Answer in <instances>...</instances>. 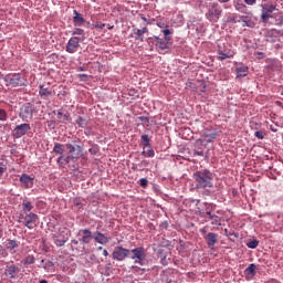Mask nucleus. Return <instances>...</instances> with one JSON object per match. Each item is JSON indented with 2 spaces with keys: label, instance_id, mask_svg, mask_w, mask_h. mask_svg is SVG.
<instances>
[{
  "label": "nucleus",
  "instance_id": "nucleus-1",
  "mask_svg": "<svg viewBox=\"0 0 283 283\" xmlns=\"http://www.w3.org/2000/svg\"><path fill=\"white\" fill-rule=\"evenodd\" d=\"M213 174L209 169L197 170L192 174L195 189H213Z\"/></svg>",
  "mask_w": 283,
  "mask_h": 283
},
{
  "label": "nucleus",
  "instance_id": "nucleus-2",
  "mask_svg": "<svg viewBox=\"0 0 283 283\" xmlns=\"http://www.w3.org/2000/svg\"><path fill=\"white\" fill-rule=\"evenodd\" d=\"M36 220H39V214L34 212L20 213L18 218V222L27 227V229H34L36 227Z\"/></svg>",
  "mask_w": 283,
  "mask_h": 283
},
{
  "label": "nucleus",
  "instance_id": "nucleus-3",
  "mask_svg": "<svg viewBox=\"0 0 283 283\" xmlns=\"http://www.w3.org/2000/svg\"><path fill=\"white\" fill-rule=\"evenodd\" d=\"M222 15V8L217 2H211L208 6V12H206V18L208 21H213L218 23L220 17Z\"/></svg>",
  "mask_w": 283,
  "mask_h": 283
},
{
  "label": "nucleus",
  "instance_id": "nucleus-4",
  "mask_svg": "<svg viewBox=\"0 0 283 283\" xmlns=\"http://www.w3.org/2000/svg\"><path fill=\"white\" fill-rule=\"evenodd\" d=\"M153 45H155L156 51L159 52V54H166L167 50H169V41H171V38H159L154 35L153 38Z\"/></svg>",
  "mask_w": 283,
  "mask_h": 283
},
{
  "label": "nucleus",
  "instance_id": "nucleus-5",
  "mask_svg": "<svg viewBox=\"0 0 283 283\" xmlns=\"http://www.w3.org/2000/svg\"><path fill=\"white\" fill-rule=\"evenodd\" d=\"M4 81L9 83V85H12V87H24L28 84V80L19 73L8 74Z\"/></svg>",
  "mask_w": 283,
  "mask_h": 283
},
{
  "label": "nucleus",
  "instance_id": "nucleus-6",
  "mask_svg": "<svg viewBox=\"0 0 283 283\" xmlns=\"http://www.w3.org/2000/svg\"><path fill=\"white\" fill-rule=\"evenodd\" d=\"M217 53L219 61H227V59H233L235 56V51L231 49V45L226 44H219Z\"/></svg>",
  "mask_w": 283,
  "mask_h": 283
},
{
  "label": "nucleus",
  "instance_id": "nucleus-7",
  "mask_svg": "<svg viewBox=\"0 0 283 283\" xmlns=\"http://www.w3.org/2000/svg\"><path fill=\"white\" fill-rule=\"evenodd\" d=\"M34 113H36V108L33 106V104L27 103L22 105L19 116L22 118V120H32Z\"/></svg>",
  "mask_w": 283,
  "mask_h": 283
},
{
  "label": "nucleus",
  "instance_id": "nucleus-8",
  "mask_svg": "<svg viewBox=\"0 0 283 283\" xmlns=\"http://www.w3.org/2000/svg\"><path fill=\"white\" fill-rule=\"evenodd\" d=\"M65 149L69 151V160H76L83 156V147L80 145L74 146L72 144H65Z\"/></svg>",
  "mask_w": 283,
  "mask_h": 283
},
{
  "label": "nucleus",
  "instance_id": "nucleus-9",
  "mask_svg": "<svg viewBox=\"0 0 283 283\" xmlns=\"http://www.w3.org/2000/svg\"><path fill=\"white\" fill-rule=\"evenodd\" d=\"M129 253H130L129 249H125V248L118 245V247L114 248L112 258H113V260H116L117 262H123V260H125V258H129Z\"/></svg>",
  "mask_w": 283,
  "mask_h": 283
},
{
  "label": "nucleus",
  "instance_id": "nucleus-10",
  "mask_svg": "<svg viewBox=\"0 0 283 283\" xmlns=\"http://www.w3.org/2000/svg\"><path fill=\"white\" fill-rule=\"evenodd\" d=\"M78 48H81V40L77 36H73L69 40L65 50L69 54H74L78 52Z\"/></svg>",
  "mask_w": 283,
  "mask_h": 283
},
{
  "label": "nucleus",
  "instance_id": "nucleus-11",
  "mask_svg": "<svg viewBox=\"0 0 283 283\" xmlns=\"http://www.w3.org/2000/svg\"><path fill=\"white\" fill-rule=\"evenodd\" d=\"M130 253L134 254L132 260H135V264H143V261L147 258V254H145V248L133 249L130 250Z\"/></svg>",
  "mask_w": 283,
  "mask_h": 283
},
{
  "label": "nucleus",
  "instance_id": "nucleus-12",
  "mask_svg": "<svg viewBox=\"0 0 283 283\" xmlns=\"http://www.w3.org/2000/svg\"><path fill=\"white\" fill-rule=\"evenodd\" d=\"M202 137V143H213L218 138V130L216 128H205Z\"/></svg>",
  "mask_w": 283,
  "mask_h": 283
},
{
  "label": "nucleus",
  "instance_id": "nucleus-13",
  "mask_svg": "<svg viewBox=\"0 0 283 283\" xmlns=\"http://www.w3.org/2000/svg\"><path fill=\"white\" fill-rule=\"evenodd\" d=\"M30 124H20L13 129V136L15 138H21V136H25L30 132Z\"/></svg>",
  "mask_w": 283,
  "mask_h": 283
},
{
  "label": "nucleus",
  "instance_id": "nucleus-14",
  "mask_svg": "<svg viewBox=\"0 0 283 283\" xmlns=\"http://www.w3.org/2000/svg\"><path fill=\"white\" fill-rule=\"evenodd\" d=\"M275 11V7H263L262 13H261V21L263 23H269V19H273V12Z\"/></svg>",
  "mask_w": 283,
  "mask_h": 283
},
{
  "label": "nucleus",
  "instance_id": "nucleus-15",
  "mask_svg": "<svg viewBox=\"0 0 283 283\" xmlns=\"http://www.w3.org/2000/svg\"><path fill=\"white\" fill-rule=\"evenodd\" d=\"M78 235H81L80 242L82 244H90V242L94 240V235L92 234V231L87 229L80 230Z\"/></svg>",
  "mask_w": 283,
  "mask_h": 283
},
{
  "label": "nucleus",
  "instance_id": "nucleus-16",
  "mask_svg": "<svg viewBox=\"0 0 283 283\" xmlns=\"http://www.w3.org/2000/svg\"><path fill=\"white\" fill-rule=\"evenodd\" d=\"M149 32V29L147 27H144L143 29H136L133 33V39L135 41H139V43H143L145 41V34Z\"/></svg>",
  "mask_w": 283,
  "mask_h": 283
},
{
  "label": "nucleus",
  "instance_id": "nucleus-17",
  "mask_svg": "<svg viewBox=\"0 0 283 283\" xmlns=\"http://www.w3.org/2000/svg\"><path fill=\"white\" fill-rule=\"evenodd\" d=\"M206 243L208 244L209 249H213L216 244H218V233L209 232L205 237Z\"/></svg>",
  "mask_w": 283,
  "mask_h": 283
},
{
  "label": "nucleus",
  "instance_id": "nucleus-18",
  "mask_svg": "<svg viewBox=\"0 0 283 283\" xmlns=\"http://www.w3.org/2000/svg\"><path fill=\"white\" fill-rule=\"evenodd\" d=\"M20 182L23 185L24 189H32V187H34V178L30 177L28 174H23L20 177Z\"/></svg>",
  "mask_w": 283,
  "mask_h": 283
},
{
  "label": "nucleus",
  "instance_id": "nucleus-19",
  "mask_svg": "<svg viewBox=\"0 0 283 283\" xmlns=\"http://www.w3.org/2000/svg\"><path fill=\"white\" fill-rule=\"evenodd\" d=\"M53 242L56 247H64L65 242H67V237L63 232H57L53 234Z\"/></svg>",
  "mask_w": 283,
  "mask_h": 283
},
{
  "label": "nucleus",
  "instance_id": "nucleus-20",
  "mask_svg": "<svg viewBox=\"0 0 283 283\" xmlns=\"http://www.w3.org/2000/svg\"><path fill=\"white\" fill-rule=\"evenodd\" d=\"M258 271V265L254 263H251L245 270H244V275L247 280H253L256 275Z\"/></svg>",
  "mask_w": 283,
  "mask_h": 283
},
{
  "label": "nucleus",
  "instance_id": "nucleus-21",
  "mask_svg": "<svg viewBox=\"0 0 283 283\" xmlns=\"http://www.w3.org/2000/svg\"><path fill=\"white\" fill-rule=\"evenodd\" d=\"M93 240H95L97 244H107V242H109V238H107L105 234H103L99 231L94 232Z\"/></svg>",
  "mask_w": 283,
  "mask_h": 283
},
{
  "label": "nucleus",
  "instance_id": "nucleus-22",
  "mask_svg": "<svg viewBox=\"0 0 283 283\" xmlns=\"http://www.w3.org/2000/svg\"><path fill=\"white\" fill-rule=\"evenodd\" d=\"M53 153L60 155V157L57 158V163H61V160H63V154L65 153V146L61 143H55L53 147Z\"/></svg>",
  "mask_w": 283,
  "mask_h": 283
},
{
  "label": "nucleus",
  "instance_id": "nucleus-23",
  "mask_svg": "<svg viewBox=\"0 0 283 283\" xmlns=\"http://www.w3.org/2000/svg\"><path fill=\"white\" fill-rule=\"evenodd\" d=\"M249 74V67L244 64L237 66V78H244Z\"/></svg>",
  "mask_w": 283,
  "mask_h": 283
},
{
  "label": "nucleus",
  "instance_id": "nucleus-24",
  "mask_svg": "<svg viewBox=\"0 0 283 283\" xmlns=\"http://www.w3.org/2000/svg\"><path fill=\"white\" fill-rule=\"evenodd\" d=\"M73 23L76 27H81L83 25V23H85V18H83V15H81V13H78V11L74 10L73 11Z\"/></svg>",
  "mask_w": 283,
  "mask_h": 283
},
{
  "label": "nucleus",
  "instance_id": "nucleus-25",
  "mask_svg": "<svg viewBox=\"0 0 283 283\" xmlns=\"http://www.w3.org/2000/svg\"><path fill=\"white\" fill-rule=\"evenodd\" d=\"M4 275H7V277H10L11 280L14 279L17 275V266H14V264L7 265L4 270Z\"/></svg>",
  "mask_w": 283,
  "mask_h": 283
},
{
  "label": "nucleus",
  "instance_id": "nucleus-26",
  "mask_svg": "<svg viewBox=\"0 0 283 283\" xmlns=\"http://www.w3.org/2000/svg\"><path fill=\"white\" fill-rule=\"evenodd\" d=\"M211 224H214L216 227H221L222 226V219L218 217L217 214L211 216Z\"/></svg>",
  "mask_w": 283,
  "mask_h": 283
},
{
  "label": "nucleus",
  "instance_id": "nucleus-27",
  "mask_svg": "<svg viewBox=\"0 0 283 283\" xmlns=\"http://www.w3.org/2000/svg\"><path fill=\"white\" fill-rule=\"evenodd\" d=\"M39 95L40 96H52V91L43 87V85H40Z\"/></svg>",
  "mask_w": 283,
  "mask_h": 283
},
{
  "label": "nucleus",
  "instance_id": "nucleus-28",
  "mask_svg": "<svg viewBox=\"0 0 283 283\" xmlns=\"http://www.w3.org/2000/svg\"><path fill=\"white\" fill-rule=\"evenodd\" d=\"M32 209H34V206H32V202L30 201H23L22 202V211H32Z\"/></svg>",
  "mask_w": 283,
  "mask_h": 283
},
{
  "label": "nucleus",
  "instance_id": "nucleus-29",
  "mask_svg": "<svg viewBox=\"0 0 283 283\" xmlns=\"http://www.w3.org/2000/svg\"><path fill=\"white\" fill-rule=\"evenodd\" d=\"M143 156H146V158H154V156H156V153L151 148H146L143 150Z\"/></svg>",
  "mask_w": 283,
  "mask_h": 283
},
{
  "label": "nucleus",
  "instance_id": "nucleus-30",
  "mask_svg": "<svg viewBox=\"0 0 283 283\" xmlns=\"http://www.w3.org/2000/svg\"><path fill=\"white\" fill-rule=\"evenodd\" d=\"M76 125H78V127H82V129H85V127H87V119L78 117L76 119Z\"/></svg>",
  "mask_w": 283,
  "mask_h": 283
},
{
  "label": "nucleus",
  "instance_id": "nucleus-31",
  "mask_svg": "<svg viewBox=\"0 0 283 283\" xmlns=\"http://www.w3.org/2000/svg\"><path fill=\"white\" fill-rule=\"evenodd\" d=\"M8 171V164L0 161V179L3 178V174Z\"/></svg>",
  "mask_w": 283,
  "mask_h": 283
},
{
  "label": "nucleus",
  "instance_id": "nucleus-32",
  "mask_svg": "<svg viewBox=\"0 0 283 283\" xmlns=\"http://www.w3.org/2000/svg\"><path fill=\"white\" fill-rule=\"evenodd\" d=\"M57 118L59 120H63V122H70V114H63V112L59 111L57 112Z\"/></svg>",
  "mask_w": 283,
  "mask_h": 283
},
{
  "label": "nucleus",
  "instance_id": "nucleus-33",
  "mask_svg": "<svg viewBox=\"0 0 283 283\" xmlns=\"http://www.w3.org/2000/svg\"><path fill=\"white\" fill-rule=\"evenodd\" d=\"M234 8H235V10H238V12L247 11V6L244 3L237 2V3H234Z\"/></svg>",
  "mask_w": 283,
  "mask_h": 283
},
{
  "label": "nucleus",
  "instance_id": "nucleus-34",
  "mask_svg": "<svg viewBox=\"0 0 283 283\" xmlns=\"http://www.w3.org/2000/svg\"><path fill=\"white\" fill-rule=\"evenodd\" d=\"M34 262H35L34 255H28V256L23 260L24 266H27L28 264H34Z\"/></svg>",
  "mask_w": 283,
  "mask_h": 283
},
{
  "label": "nucleus",
  "instance_id": "nucleus-35",
  "mask_svg": "<svg viewBox=\"0 0 283 283\" xmlns=\"http://www.w3.org/2000/svg\"><path fill=\"white\" fill-rule=\"evenodd\" d=\"M142 140L144 143V149H147L149 147V135H142Z\"/></svg>",
  "mask_w": 283,
  "mask_h": 283
},
{
  "label": "nucleus",
  "instance_id": "nucleus-36",
  "mask_svg": "<svg viewBox=\"0 0 283 283\" xmlns=\"http://www.w3.org/2000/svg\"><path fill=\"white\" fill-rule=\"evenodd\" d=\"M0 120L6 122L8 120V112L6 109L0 108Z\"/></svg>",
  "mask_w": 283,
  "mask_h": 283
},
{
  "label": "nucleus",
  "instance_id": "nucleus-37",
  "mask_svg": "<svg viewBox=\"0 0 283 283\" xmlns=\"http://www.w3.org/2000/svg\"><path fill=\"white\" fill-rule=\"evenodd\" d=\"M258 244H260L258 242V240H252V241L247 243V247H248V249H258Z\"/></svg>",
  "mask_w": 283,
  "mask_h": 283
},
{
  "label": "nucleus",
  "instance_id": "nucleus-38",
  "mask_svg": "<svg viewBox=\"0 0 283 283\" xmlns=\"http://www.w3.org/2000/svg\"><path fill=\"white\" fill-rule=\"evenodd\" d=\"M84 32L85 31H83V29H81V28H76V29H74V31H73V36H83V34H84Z\"/></svg>",
  "mask_w": 283,
  "mask_h": 283
},
{
  "label": "nucleus",
  "instance_id": "nucleus-39",
  "mask_svg": "<svg viewBox=\"0 0 283 283\" xmlns=\"http://www.w3.org/2000/svg\"><path fill=\"white\" fill-rule=\"evenodd\" d=\"M254 136H255V138H258L259 140H264V132H262V130H256V132L254 133Z\"/></svg>",
  "mask_w": 283,
  "mask_h": 283
},
{
  "label": "nucleus",
  "instance_id": "nucleus-40",
  "mask_svg": "<svg viewBox=\"0 0 283 283\" xmlns=\"http://www.w3.org/2000/svg\"><path fill=\"white\" fill-rule=\"evenodd\" d=\"M107 24L103 23V22H96L95 24H93V28H96V30H103L104 28H106Z\"/></svg>",
  "mask_w": 283,
  "mask_h": 283
},
{
  "label": "nucleus",
  "instance_id": "nucleus-41",
  "mask_svg": "<svg viewBox=\"0 0 283 283\" xmlns=\"http://www.w3.org/2000/svg\"><path fill=\"white\" fill-rule=\"evenodd\" d=\"M139 185L140 187H143V189L147 188V185H149V180H147V178H142L139 180Z\"/></svg>",
  "mask_w": 283,
  "mask_h": 283
},
{
  "label": "nucleus",
  "instance_id": "nucleus-42",
  "mask_svg": "<svg viewBox=\"0 0 283 283\" xmlns=\"http://www.w3.org/2000/svg\"><path fill=\"white\" fill-rule=\"evenodd\" d=\"M17 247H19V244H17V241L10 240L8 242V249H17Z\"/></svg>",
  "mask_w": 283,
  "mask_h": 283
},
{
  "label": "nucleus",
  "instance_id": "nucleus-43",
  "mask_svg": "<svg viewBox=\"0 0 283 283\" xmlns=\"http://www.w3.org/2000/svg\"><path fill=\"white\" fill-rule=\"evenodd\" d=\"M163 34H164L165 39H171V30L165 29V30H163Z\"/></svg>",
  "mask_w": 283,
  "mask_h": 283
},
{
  "label": "nucleus",
  "instance_id": "nucleus-44",
  "mask_svg": "<svg viewBox=\"0 0 283 283\" xmlns=\"http://www.w3.org/2000/svg\"><path fill=\"white\" fill-rule=\"evenodd\" d=\"M88 151L92 156H96V154H98V146H93Z\"/></svg>",
  "mask_w": 283,
  "mask_h": 283
},
{
  "label": "nucleus",
  "instance_id": "nucleus-45",
  "mask_svg": "<svg viewBox=\"0 0 283 283\" xmlns=\"http://www.w3.org/2000/svg\"><path fill=\"white\" fill-rule=\"evenodd\" d=\"M156 25L157 28H161V29L169 28V24H167L164 21H157Z\"/></svg>",
  "mask_w": 283,
  "mask_h": 283
},
{
  "label": "nucleus",
  "instance_id": "nucleus-46",
  "mask_svg": "<svg viewBox=\"0 0 283 283\" xmlns=\"http://www.w3.org/2000/svg\"><path fill=\"white\" fill-rule=\"evenodd\" d=\"M133 269H134V271H135V273H138L139 275H142V273H145V269H140V268H138V266H133Z\"/></svg>",
  "mask_w": 283,
  "mask_h": 283
},
{
  "label": "nucleus",
  "instance_id": "nucleus-47",
  "mask_svg": "<svg viewBox=\"0 0 283 283\" xmlns=\"http://www.w3.org/2000/svg\"><path fill=\"white\" fill-rule=\"evenodd\" d=\"M244 3H247V6H255V3H258V0H244Z\"/></svg>",
  "mask_w": 283,
  "mask_h": 283
},
{
  "label": "nucleus",
  "instance_id": "nucleus-48",
  "mask_svg": "<svg viewBox=\"0 0 283 283\" xmlns=\"http://www.w3.org/2000/svg\"><path fill=\"white\" fill-rule=\"evenodd\" d=\"M193 156H205V153L202 150H195Z\"/></svg>",
  "mask_w": 283,
  "mask_h": 283
},
{
  "label": "nucleus",
  "instance_id": "nucleus-49",
  "mask_svg": "<svg viewBox=\"0 0 283 283\" xmlns=\"http://www.w3.org/2000/svg\"><path fill=\"white\" fill-rule=\"evenodd\" d=\"M161 264L167 266V256L161 258Z\"/></svg>",
  "mask_w": 283,
  "mask_h": 283
},
{
  "label": "nucleus",
  "instance_id": "nucleus-50",
  "mask_svg": "<svg viewBox=\"0 0 283 283\" xmlns=\"http://www.w3.org/2000/svg\"><path fill=\"white\" fill-rule=\"evenodd\" d=\"M247 27V28H251V24L249 23V21L244 20L243 21V28Z\"/></svg>",
  "mask_w": 283,
  "mask_h": 283
},
{
  "label": "nucleus",
  "instance_id": "nucleus-51",
  "mask_svg": "<svg viewBox=\"0 0 283 283\" xmlns=\"http://www.w3.org/2000/svg\"><path fill=\"white\" fill-rule=\"evenodd\" d=\"M206 216H208L209 219L211 220V216H216V214H212V213H211V210H207V211H206Z\"/></svg>",
  "mask_w": 283,
  "mask_h": 283
},
{
  "label": "nucleus",
  "instance_id": "nucleus-52",
  "mask_svg": "<svg viewBox=\"0 0 283 283\" xmlns=\"http://www.w3.org/2000/svg\"><path fill=\"white\" fill-rule=\"evenodd\" d=\"M103 255L104 258H107V255H109V252L107 250H103Z\"/></svg>",
  "mask_w": 283,
  "mask_h": 283
},
{
  "label": "nucleus",
  "instance_id": "nucleus-53",
  "mask_svg": "<svg viewBox=\"0 0 283 283\" xmlns=\"http://www.w3.org/2000/svg\"><path fill=\"white\" fill-rule=\"evenodd\" d=\"M256 54H258L259 59H264V54L262 52H258Z\"/></svg>",
  "mask_w": 283,
  "mask_h": 283
},
{
  "label": "nucleus",
  "instance_id": "nucleus-54",
  "mask_svg": "<svg viewBox=\"0 0 283 283\" xmlns=\"http://www.w3.org/2000/svg\"><path fill=\"white\" fill-rule=\"evenodd\" d=\"M200 233H202L203 235L207 233V228H202L201 230H200Z\"/></svg>",
  "mask_w": 283,
  "mask_h": 283
},
{
  "label": "nucleus",
  "instance_id": "nucleus-55",
  "mask_svg": "<svg viewBox=\"0 0 283 283\" xmlns=\"http://www.w3.org/2000/svg\"><path fill=\"white\" fill-rule=\"evenodd\" d=\"M106 27H107V30H114V25L106 24Z\"/></svg>",
  "mask_w": 283,
  "mask_h": 283
},
{
  "label": "nucleus",
  "instance_id": "nucleus-56",
  "mask_svg": "<svg viewBox=\"0 0 283 283\" xmlns=\"http://www.w3.org/2000/svg\"><path fill=\"white\" fill-rule=\"evenodd\" d=\"M78 76H80V78H86L87 74H80Z\"/></svg>",
  "mask_w": 283,
  "mask_h": 283
},
{
  "label": "nucleus",
  "instance_id": "nucleus-57",
  "mask_svg": "<svg viewBox=\"0 0 283 283\" xmlns=\"http://www.w3.org/2000/svg\"><path fill=\"white\" fill-rule=\"evenodd\" d=\"M218 1H220V3H227V2H229V0H218Z\"/></svg>",
  "mask_w": 283,
  "mask_h": 283
},
{
  "label": "nucleus",
  "instance_id": "nucleus-58",
  "mask_svg": "<svg viewBox=\"0 0 283 283\" xmlns=\"http://www.w3.org/2000/svg\"><path fill=\"white\" fill-rule=\"evenodd\" d=\"M142 20H143V21H146L147 23H149V21H148L147 18H145V17H142Z\"/></svg>",
  "mask_w": 283,
  "mask_h": 283
},
{
  "label": "nucleus",
  "instance_id": "nucleus-59",
  "mask_svg": "<svg viewBox=\"0 0 283 283\" xmlns=\"http://www.w3.org/2000/svg\"><path fill=\"white\" fill-rule=\"evenodd\" d=\"M97 251H103V247H98V248H97Z\"/></svg>",
  "mask_w": 283,
  "mask_h": 283
},
{
  "label": "nucleus",
  "instance_id": "nucleus-60",
  "mask_svg": "<svg viewBox=\"0 0 283 283\" xmlns=\"http://www.w3.org/2000/svg\"><path fill=\"white\" fill-rule=\"evenodd\" d=\"M40 283H48V281L46 280H42V281H40Z\"/></svg>",
  "mask_w": 283,
  "mask_h": 283
},
{
  "label": "nucleus",
  "instance_id": "nucleus-61",
  "mask_svg": "<svg viewBox=\"0 0 283 283\" xmlns=\"http://www.w3.org/2000/svg\"><path fill=\"white\" fill-rule=\"evenodd\" d=\"M78 71H80V72H83V71H84V70H83V66H81V67L78 69Z\"/></svg>",
  "mask_w": 283,
  "mask_h": 283
},
{
  "label": "nucleus",
  "instance_id": "nucleus-62",
  "mask_svg": "<svg viewBox=\"0 0 283 283\" xmlns=\"http://www.w3.org/2000/svg\"><path fill=\"white\" fill-rule=\"evenodd\" d=\"M2 235H3V232L0 230V238H2Z\"/></svg>",
  "mask_w": 283,
  "mask_h": 283
}]
</instances>
